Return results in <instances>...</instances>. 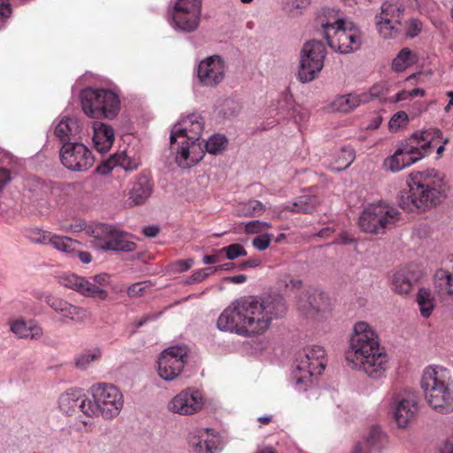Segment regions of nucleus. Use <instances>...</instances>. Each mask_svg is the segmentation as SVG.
Returning <instances> with one entry per match:
<instances>
[{
    "label": "nucleus",
    "instance_id": "14",
    "mask_svg": "<svg viewBox=\"0 0 453 453\" xmlns=\"http://www.w3.org/2000/svg\"><path fill=\"white\" fill-rule=\"evenodd\" d=\"M188 349L183 345L172 346L165 349L157 359V372L161 379L172 381L178 378L187 363Z\"/></svg>",
    "mask_w": 453,
    "mask_h": 453
},
{
    "label": "nucleus",
    "instance_id": "26",
    "mask_svg": "<svg viewBox=\"0 0 453 453\" xmlns=\"http://www.w3.org/2000/svg\"><path fill=\"white\" fill-rule=\"evenodd\" d=\"M104 89L85 88L81 95V107L84 113L89 118L101 117V101L103 100Z\"/></svg>",
    "mask_w": 453,
    "mask_h": 453
},
{
    "label": "nucleus",
    "instance_id": "36",
    "mask_svg": "<svg viewBox=\"0 0 453 453\" xmlns=\"http://www.w3.org/2000/svg\"><path fill=\"white\" fill-rule=\"evenodd\" d=\"M49 245H51L55 250L73 257L76 248L81 245V242L70 237L52 233Z\"/></svg>",
    "mask_w": 453,
    "mask_h": 453
},
{
    "label": "nucleus",
    "instance_id": "51",
    "mask_svg": "<svg viewBox=\"0 0 453 453\" xmlns=\"http://www.w3.org/2000/svg\"><path fill=\"white\" fill-rule=\"evenodd\" d=\"M272 236L270 234L258 235L253 239L252 244L259 251L265 250L270 246Z\"/></svg>",
    "mask_w": 453,
    "mask_h": 453
},
{
    "label": "nucleus",
    "instance_id": "21",
    "mask_svg": "<svg viewBox=\"0 0 453 453\" xmlns=\"http://www.w3.org/2000/svg\"><path fill=\"white\" fill-rule=\"evenodd\" d=\"M203 126L204 124L200 115L191 114L173 127L170 140L184 136L189 140L200 141Z\"/></svg>",
    "mask_w": 453,
    "mask_h": 453
},
{
    "label": "nucleus",
    "instance_id": "28",
    "mask_svg": "<svg viewBox=\"0 0 453 453\" xmlns=\"http://www.w3.org/2000/svg\"><path fill=\"white\" fill-rule=\"evenodd\" d=\"M93 130V142L96 150L100 153L109 151L115 139L111 127L104 123L96 122Z\"/></svg>",
    "mask_w": 453,
    "mask_h": 453
},
{
    "label": "nucleus",
    "instance_id": "22",
    "mask_svg": "<svg viewBox=\"0 0 453 453\" xmlns=\"http://www.w3.org/2000/svg\"><path fill=\"white\" fill-rule=\"evenodd\" d=\"M387 442V434L379 426H372L357 442L353 453H379Z\"/></svg>",
    "mask_w": 453,
    "mask_h": 453
},
{
    "label": "nucleus",
    "instance_id": "62",
    "mask_svg": "<svg viewBox=\"0 0 453 453\" xmlns=\"http://www.w3.org/2000/svg\"><path fill=\"white\" fill-rule=\"evenodd\" d=\"M225 280L234 284H242L247 280V276L244 274H239L235 276L226 277Z\"/></svg>",
    "mask_w": 453,
    "mask_h": 453
},
{
    "label": "nucleus",
    "instance_id": "1",
    "mask_svg": "<svg viewBox=\"0 0 453 453\" xmlns=\"http://www.w3.org/2000/svg\"><path fill=\"white\" fill-rule=\"evenodd\" d=\"M286 312L287 305L280 296L236 300L219 315L217 326L220 331L244 337L258 336L267 332L273 321L282 318Z\"/></svg>",
    "mask_w": 453,
    "mask_h": 453
},
{
    "label": "nucleus",
    "instance_id": "54",
    "mask_svg": "<svg viewBox=\"0 0 453 453\" xmlns=\"http://www.w3.org/2000/svg\"><path fill=\"white\" fill-rule=\"evenodd\" d=\"M280 282L288 289H299L301 288L303 282L299 279H292L290 276L285 274L280 277Z\"/></svg>",
    "mask_w": 453,
    "mask_h": 453
},
{
    "label": "nucleus",
    "instance_id": "57",
    "mask_svg": "<svg viewBox=\"0 0 453 453\" xmlns=\"http://www.w3.org/2000/svg\"><path fill=\"white\" fill-rule=\"evenodd\" d=\"M310 4V0H295L289 4V12H294L297 9H304Z\"/></svg>",
    "mask_w": 453,
    "mask_h": 453
},
{
    "label": "nucleus",
    "instance_id": "47",
    "mask_svg": "<svg viewBox=\"0 0 453 453\" xmlns=\"http://www.w3.org/2000/svg\"><path fill=\"white\" fill-rule=\"evenodd\" d=\"M117 163L126 171H134L141 165L139 158L132 157L126 152L117 156Z\"/></svg>",
    "mask_w": 453,
    "mask_h": 453
},
{
    "label": "nucleus",
    "instance_id": "44",
    "mask_svg": "<svg viewBox=\"0 0 453 453\" xmlns=\"http://www.w3.org/2000/svg\"><path fill=\"white\" fill-rule=\"evenodd\" d=\"M410 122L408 114L403 111L395 112L388 121V129L392 133L399 132L405 128Z\"/></svg>",
    "mask_w": 453,
    "mask_h": 453
},
{
    "label": "nucleus",
    "instance_id": "11",
    "mask_svg": "<svg viewBox=\"0 0 453 453\" xmlns=\"http://www.w3.org/2000/svg\"><path fill=\"white\" fill-rule=\"evenodd\" d=\"M388 407L396 426L406 428L418 412V396L410 389L395 391L388 399Z\"/></svg>",
    "mask_w": 453,
    "mask_h": 453
},
{
    "label": "nucleus",
    "instance_id": "19",
    "mask_svg": "<svg viewBox=\"0 0 453 453\" xmlns=\"http://www.w3.org/2000/svg\"><path fill=\"white\" fill-rule=\"evenodd\" d=\"M226 69V63L220 56H210L200 61L197 77L203 86L214 87L224 80Z\"/></svg>",
    "mask_w": 453,
    "mask_h": 453
},
{
    "label": "nucleus",
    "instance_id": "59",
    "mask_svg": "<svg viewBox=\"0 0 453 453\" xmlns=\"http://www.w3.org/2000/svg\"><path fill=\"white\" fill-rule=\"evenodd\" d=\"M354 242V238L349 234L344 232L342 233L336 241L334 242V244H349Z\"/></svg>",
    "mask_w": 453,
    "mask_h": 453
},
{
    "label": "nucleus",
    "instance_id": "46",
    "mask_svg": "<svg viewBox=\"0 0 453 453\" xmlns=\"http://www.w3.org/2000/svg\"><path fill=\"white\" fill-rule=\"evenodd\" d=\"M109 275L106 273H100L95 275L91 280V284L98 288L100 291L104 292V295H95V298H97L99 300H106L108 297V292L105 290V286L108 284Z\"/></svg>",
    "mask_w": 453,
    "mask_h": 453
},
{
    "label": "nucleus",
    "instance_id": "61",
    "mask_svg": "<svg viewBox=\"0 0 453 453\" xmlns=\"http://www.w3.org/2000/svg\"><path fill=\"white\" fill-rule=\"evenodd\" d=\"M219 254L217 252V250L215 251V254L213 255H204L203 257V262L204 265H212V264H216L219 261Z\"/></svg>",
    "mask_w": 453,
    "mask_h": 453
},
{
    "label": "nucleus",
    "instance_id": "39",
    "mask_svg": "<svg viewBox=\"0 0 453 453\" xmlns=\"http://www.w3.org/2000/svg\"><path fill=\"white\" fill-rule=\"evenodd\" d=\"M102 357V349L99 347L87 349L78 354L74 358L77 368L86 370L94 362L98 361Z\"/></svg>",
    "mask_w": 453,
    "mask_h": 453
},
{
    "label": "nucleus",
    "instance_id": "52",
    "mask_svg": "<svg viewBox=\"0 0 453 453\" xmlns=\"http://www.w3.org/2000/svg\"><path fill=\"white\" fill-rule=\"evenodd\" d=\"M148 288L147 282H136L127 288V294L129 297H138L142 296Z\"/></svg>",
    "mask_w": 453,
    "mask_h": 453
},
{
    "label": "nucleus",
    "instance_id": "16",
    "mask_svg": "<svg viewBox=\"0 0 453 453\" xmlns=\"http://www.w3.org/2000/svg\"><path fill=\"white\" fill-rule=\"evenodd\" d=\"M170 143L175 162L181 168H190L198 164L204 157L203 144L200 141L180 136L175 140H170Z\"/></svg>",
    "mask_w": 453,
    "mask_h": 453
},
{
    "label": "nucleus",
    "instance_id": "53",
    "mask_svg": "<svg viewBox=\"0 0 453 453\" xmlns=\"http://www.w3.org/2000/svg\"><path fill=\"white\" fill-rule=\"evenodd\" d=\"M219 270V267H209L199 269L193 273L191 279L193 281H202L210 275L215 273Z\"/></svg>",
    "mask_w": 453,
    "mask_h": 453
},
{
    "label": "nucleus",
    "instance_id": "13",
    "mask_svg": "<svg viewBox=\"0 0 453 453\" xmlns=\"http://www.w3.org/2000/svg\"><path fill=\"white\" fill-rule=\"evenodd\" d=\"M206 404L203 393L196 388H187L173 395L167 403L169 412L180 416H192L201 412Z\"/></svg>",
    "mask_w": 453,
    "mask_h": 453
},
{
    "label": "nucleus",
    "instance_id": "5",
    "mask_svg": "<svg viewBox=\"0 0 453 453\" xmlns=\"http://www.w3.org/2000/svg\"><path fill=\"white\" fill-rule=\"evenodd\" d=\"M319 22L322 34L333 50L348 54L361 48L363 43L361 30L354 23L346 20L338 10L324 11Z\"/></svg>",
    "mask_w": 453,
    "mask_h": 453
},
{
    "label": "nucleus",
    "instance_id": "8",
    "mask_svg": "<svg viewBox=\"0 0 453 453\" xmlns=\"http://www.w3.org/2000/svg\"><path fill=\"white\" fill-rule=\"evenodd\" d=\"M401 219L395 207L385 203L369 204L359 216V227L369 234H380L392 228Z\"/></svg>",
    "mask_w": 453,
    "mask_h": 453
},
{
    "label": "nucleus",
    "instance_id": "2",
    "mask_svg": "<svg viewBox=\"0 0 453 453\" xmlns=\"http://www.w3.org/2000/svg\"><path fill=\"white\" fill-rule=\"evenodd\" d=\"M345 361L349 368L372 380L384 378L390 366L389 356L380 346L379 334L365 321H357L353 325Z\"/></svg>",
    "mask_w": 453,
    "mask_h": 453
},
{
    "label": "nucleus",
    "instance_id": "10",
    "mask_svg": "<svg viewBox=\"0 0 453 453\" xmlns=\"http://www.w3.org/2000/svg\"><path fill=\"white\" fill-rule=\"evenodd\" d=\"M92 245L102 250L132 252L136 250V244L130 236L112 226L99 225L93 230Z\"/></svg>",
    "mask_w": 453,
    "mask_h": 453
},
{
    "label": "nucleus",
    "instance_id": "38",
    "mask_svg": "<svg viewBox=\"0 0 453 453\" xmlns=\"http://www.w3.org/2000/svg\"><path fill=\"white\" fill-rule=\"evenodd\" d=\"M434 280L439 295L453 297V274L451 272L440 269L436 272Z\"/></svg>",
    "mask_w": 453,
    "mask_h": 453
},
{
    "label": "nucleus",
    "instance_id": "29",
    "mask_svg": "<svg viewBox=\"0 0 453 453\" xmlns=\"http://www.w3.org/2000/svg\"><path fill=\"white\" fill-rule=\"evenodd\" d=\"M369 101V95L362 94H347L337 96L331 104L332 110L335 111L349 112L355 110L362 104Z\"/></svg>",
    "mask_w": 453,
    "mask_h": 453
},
{
    "label": "nucleus",
    "instance_id": "50",
    "mask_svg": "<svg viewBox=\"0 0 453 453\" xmlns=\"http://www.w3.org/2000/svg\"><path fill=\"white\" fill-rule=\"evenodd\" d=\"M271 225L268 222L261 220H251L245 225V231L248 234H258L263 228H269Z\"/></svg>",
    "mask_w": 453,
    "mask_h": 453
},
{
    "label": "nucleus",
    "instance_id": "27",
    "mask_svg": "<svg viewBox=\"0 0 453 453\" xmlns=\"http://www.w3.org/2000/svg\"><path fill=\"white\" fill-rule=\"evenodd\" d=\"M81 131L76 119L68 116L58 117L54 123V134L62 142H69Z\"/></svg>",
    "mask_w": 453,
    "mask_h": 453
},
{
    "label": "nucleus",
    "instance_id": "30",
    "mask_svg": "<svg viewBox=\"0 0 453 453\" xmlns=\"http://www.w3.org/2000/svg\"><path fill=\"white\" fill-rule=\"evenodd\" d=\"M10 330L19 338L38 339L42 335V327L32 320H12L10 322Z\"/></svg>",
    "mask_w": 453,
    "mask_h": 453
},
{
    "label": "nucleus",
    "instance_id": "45",
    "mask_svg": "<svg viewBox=\"0 0 453 453\" xmlns=\"http://www.w3.org/2000/svg\"><path fill=\"white\" fill-rule=\"evenodd\" d=\"M203 435L194 436L190 440V445L196 453H213V444L207 439H203Z\"/></svg>",
    "mask_w": 453,
    "mask_h": 453
},
{
    "label": "nucleus",
    "instance_id": "18",
    "mask_svg": "<svg viewBox=\"0 0 453 453\" xmlns=\"http://www.w3.org/2000/svg\"><path fill=\"white\" fill-rule=\"evenodd\" d=\"M45 302L59 315L60 320L65 325L81 324L89 317L87 309L74 305L65 299L49 295L46 296Z\"/></svg>",
    "mask_w": 453,
    "mask_h": 453
},
{
    "label": "nucleus",
    "instance_id": "34",
    "mask_svg": "<svg viewBox=\"0 0 453 453\" xmlns=\"http://www.w3.org/2000/svg\"><path fill=\"white\" fill-rule=\"evenodd\" d=\"M319 203V200L317 196L305 195L297 197L296 201L292 203V206L284 205L280 211H290L296 213H310L317 208Z\"/></svg>",
    "mask_w": 453,
    "mask_h": 453
},
{
    "label": "nucleus",
    "instance_id": "3",
    "mask_svg": "<svg viewBox=\"0 0 453 453\" xmlns=\"http://www.w3.org/2000/svg\"><path fill=\"white\" fill-rule=\"evenodd\" d=\"M450 188L446 175L430 167L409 174L408 190L401 192L400 206L411 212H426L441 205Z\"/></svg>",
    "mask_w": 453,
    "mask_h": 453
},
{
    "label": "nucleus",
    "instance_id": "63",
    "mask_svg": "<svg viewBox=\"0 0 453 453\" xmlns=\"http://www.w3.org/2000/svg\"><path fill=\"white\" fill-rule=\"evenodd\" d=\"M409 93H410L409 90H406V89L401 90L400 92L395 94V102H401V101H404V100L411 98Z\"/></svg>",
    "mask_w": 453,
    "mask_h": 453
},
{
    "label": "nucleus",
    "instance_id": "49",
    "mask_svg": "<svg viewBox=\"0 0 453 453\" xmlns=\"http://www.w3.org/2000/svg\"><path fill=\"white\" fill-rule=\"evenodd\" d=\"M58 440L60 445H62L64 448L69 449L73 447L75 442V435L73 434L72 429L64 428L60 430Z\"/></svg>",
    "mask_w": 453,
    "mask_h": 453
},
{
    "label": "nucleus",
    "instance_id": "35",
    "mask_svg": "<svg viewBox=\"0 0 453 453\" xmlns=\"http://www.w3.org/2000/svg\"><path fill=\"white\" fill-rule=\"evenodd\" d=\"M416 302L421 317L429 318L435 308V298L432 291L426 288H419L416 295Z\"/></svg>",
    "mask_w": 453,
    "mask_h": 453
},
{
    "label": "nucleus",
    "instance_id": "15",
    "mask_svg": "<svg viewBox=\"0 0 453 453\" xmlns=\"http://www.w3.org/2000/svg\"><path fill=\"white\" fill-rule=\"evenodd\" d=\"M60 159L63 165L73 172H86L95 163L91 150L81 142H66L61 148Z\"/></svg>",
    "mask_w": 453,
    "mask_h": 453
},
{
    "label": "nucleus",
    "instance_id": "4",
    "mask_svg": "<svg viewBox=\"0 0 453 453\" xmlns=\"http://www.w3.org/2000/svg\"><path fill=\"white\" fill-rule=\"evenodd\" d=\"M441 136L437 127L417 130L399 142L393 155L384 160V167L391 173H398L425 158L430 152L436 137Z\"/></svg>",
    "mask_w": 453,
    "mask_h": 453
},
{
    "label": "nucleus",
    "instance_id": "42",
    "mask_svg": "<svg viewBox=\"0 0 453 453\" xmlns=\"http://www.w3.org/2000/svg\"><path fill=\"white\" fill-rule=\"evenodd\" d=\"M227 140L225 136L220 134L211 135L203 145L205 150L210 154H218L226 150Z\"/></svg>",
    "mask_w": 453,
    "mask_h": 453
},
{
    "label": "nucleus",
    "instance_id": "31",
    "mask_svg": "<svg viewBox=\"0 0 453 453\" xmlns=\"http://www.w3.org/2000/svg\"><path fill=\"white\" fill-rule=\"evenodd\" d=\"M82 391L79 388H72L63 393L58 398V407L63 413L73 414L83 400Z\"/></svg>",
    "mask_w": 453,
    "mask_h": 453
},
{
    "label": "nucleus",
    "instance_id": "32",
    "mask_svg": "<svg viewBox=\"0 0 453 453\" xmlns=\"http://www.w3.org/2000/svg\"><path fill=\"white\" fill-rule=\"evenodd\" d=\"M415 280L414 274L410 271L405 269L400 270L393 275V289L399 295H408L412 290Z\"/></svg>",
    "mask_w": 453,
    "mask_h": 453
},
{
    "label": "nucleus",
    "instance_id": "64",
    "mask_svg": "<svg viewBox=\"0 0 453 453\" xmlns=\"http://www.w3.org/2000/svg\"><path fill=\"white\" fill-rule=\"evenodd\" d=\"M441 453H453V440L447 441L440 449Z\"/></svg>",
    "mask_w": 453,
    "mask_h": 453
},
{
    "label": "nucleus",
    "instance_id": "60",
    "mask_svg": "<svg viewBox=\"0 0 453 453\" xmlns=\"http://www.w3.org/2000/svg\"><path fill=\"white\" fill-rule=\"evenodd\" d=\"M159 232L157 226H148L142 229V234L147 237H155Z\"/></svg>",
    "mask_w": 453,
    "mask_h": 453
},
{
    "label": "nucleus",
    "instance_id": "23",
    "mask_svg": "<svg viewBox=\"0 0 453 453\" xmlns=\"http://www.w3.org/2000/svg\"><path fill=\"white\" fill-rule=\"evenodd\" d=\"M58 282L65 288H70L86 297L95 298V295H104V292L91 284L90 280L73 273H64L60 275Z\"/></svg>",
    "mask_w": 453,
    "mask_h": 453
},
{
    "label": "nucleus",
    "instance_id": "12",
    "mask_svg": "<svg viewBox=\"0 0 453 453\" xmlns=\"http://www.w3.org/2000/svg\"><path fill=\"white\" fill-rule=\"evenodd\" d=\"M201 0H176L168 19L175 29L191 32L199 24Z\"/></svg>",
    "mask_w": 453,
    "mask_h": 453
},
{
    "label": "nucleus",
    "instance_id": "55",
    "mask_svg": "<svg viewBox=\"0 0 453 453\" xmlns=\"http://www.w3.org/2000/svg\"><path fill=\"white\" fill-rule=\"evenodd\" d=\"M421 28L422 25L418 19H411L408 22V28L406 34L409 37L413 38L420 33Z\"/></svg>",
    "mask_w": 453,
    "mask_h": 453
},
{
    "label": "nucleus",
    "instance_id": "20",
    "mask_svg": "<svg viewBox=\"0 0 453 453\" xmlns=\"http://www.w3.org/2000/svg\"><path fill=\"white\" fill-rule=\"evenodd\" d=\"M453 384L450 371L441 365H429L422 372L420 385L424 394Z\"/></svg>",
    "mask_w": 453,
    "mask_h": 453
},
{
    "label": "nucleus",
    "instance_id": "9",
    "mask_svg": "<svg viewBox=\"0 0 453 453\" xmlns=\"http://www.w3.org/2000/svg\"><path fill=\"white\" fill-rule=\"evenodd\" d=\"M326 55L325 45L311 40L303 44L300 55L298 78L303 83L313 81L321 72Z\"/></svg>",
    "mask_w": 453,
    "mask_h": 453
},
{
    "label": "nucleus",
    "instance_id": "56",
    "mask_svg": "<svg viewBox=\"0 0 453 453\" xmlns=\"http://www.w3.org/2000/svg\"><path fill=\"white\" fill-rule=\"evenodd\" d=\"M13 0H0V19H7L12 13V2Z\"/></svg>",
    "mask_w": 453,
    "mask_h": 453
},
{
    "label": "nucleus",
    "instance_id": "7",
    "mask_svg": "<svg viewBox=\"0 0 453 453\" xmlns=\"http://www.w3.org/2000/svg\"><path fill=\"white\" fill-rule=\"evenodd\" d=\"M326 354L323 347L311 345L299 352L295 361V377L296 387L301 390V385L309 388L310 395L317 396L319 388L311 386V377L320 375L326 365Z\"/></svg>",
    "mask_w": 453,
    "mask_h": 453
},
{
    "label": "nucleus",
    "instance_id": "6",
    "mask_svg": "<svg viewBox=\"0 0 453 453\" xmlns=\"http://www.w3.org/2000/svg\"><path fill=\"white\" fill-rule=\"evenodd\" d=\"M90 399H83L80 403V410L88 417L101 416L111 419L117 417L124 406V395L116 386L98 382L89 389Z\"/></svg>",
    "mask_w": 453,
    "mask_h": 453
},
{
    "label": "nucleus",
    "instance_id": "41",
    "mask_svg": "<svg viewBox=\"0 0 453 453\" xmlns=\"http://www.w3.org/2000/svg\"><path fill=\"white\" fill-rule=\"evenodd\" d=\"M265 205L258 200H250L239 206V214L244 217H259L265 211Z\"/></svg>",
    "mask_w": 453,
    "mask_h": 453
},
{
    "label": "nucleus",
    "instance_id": "58",
    "mask_svg": "<svg viewBox=\"0 0 453 453\" xmlns=\"http://www.w3.org/2000/svg\"><path fill=\"white\" fill-rule=\"evenodd\" d=\"M74 257H78L83 264H89L92 261V256L89 252L81 251L78 248H76Z\"/></svg>",
    "mask_w": 453,
    "mask_h": 453
},
{
    "label": "nucleus",
    "instance_id": "25",
    "mask_svg": "<svg viewBox=\"0 0 453 453\" xmlns=\"http://www.w3.org/2000/svg\"><path fill=\"white\" fill-rule=\"evenodd\" d=\"M152 192L153 182L151 179L145 174L140 175L130 184L127 194L129 205L144 204L152 195Z\"/></svg>",
    "mask_w": 453,
    "mask_h": 453
},
{
    "label": "nucleus",
    "instance_id": "43",
    "mask_svg": "<svg viewBox=\"0 0 453 453\" xmlns=\"http://www.w3.org/2000/svg\"><path fill=\"white\" fill-rule=\"evenodd\" d=\"M51 235V232H48L36 227L28 228L26 231V237L35 244L49 245Z\"/></svg>",
    "mask_w": 453,
    "mask_h": 453
},
{
    "label": "nucleus",
    "instance_id": "33",
    "mask_svg": "<svg viewBox=\"0 0 453 453\" xmlns=\"http://www.w3.org/2000/svg\"><path fill=\"white\" fill-rule=\"evenodd\" d=\"M102 99L101 117L112 119L118 115L120 110L119 96L111 90L104 89Z\"/></svg>",
    "mask_w": 453,
    "mask_h": 453
},
{
    "label": "nucleus",
    "instance_id": "40",
    "mask_svg": "<svg viewBox=\"0 0 453 453\" xmlns=\"http://www.w3.org/2000/svg\"><path fill=\"white\" fill-rule=\"evenodd\" d=\"M355 152L350 148H343L335 156L331 165L332 171L342 172L346 170L354 161Z\"/></svg>",
    "mask_w": 453,
    "mask_h": 453
},
{
    "label": "nucleus",
    "instance_id": "48",
    "mask_svg": "<svg viewBox=\"0 0 453 453\" xmlns=\"http://www.w3.org/2000/svg\"><path fill=\"white\" fill-rule=\"evenodd\" d=\"M218 253H226V256L227 259L234 260L240 257H245L247 255V252L243 246L238 243L231 244L229 246L224 247L219 250H217Z\"/></svg>",
    "mask_w": 453,
    "mask_h": 453
},
{
    "label": "nucleus",
    "instance_id": "24",
    "mask_svg": "<svg viewBox=\"0 0 453 453\" xmlns=\"http://www.w3.org/2000/svg\"><path fill=\"white\" fill-rule=\"evenodd\" d=\"M429 406L438 413L446 414L453 411V383L441 389L424 394Z\"/></svg>",
    "mask_w": 453,
    "mask_h": 453
},
{
    "label": "nucleus",
    "instance_id": "37",
    "mask_svg": "<svg viewBox=\"0 0 453 453\" xmlns=\"http://www.w3.org/2000/svg\"><path fill=\"white\" fill-rule=\"evenodd\" d=\"M415 53L409 48L402 49L392 60L391 68L395 73H403L415 64Z\"/></svg>",
    "mask_w": 453,
    "mask_h": 453
},
{
    "label": "nucleus",
    "instance_id": "17",
    "mask_svg": "<svg viewBox=\"0 0 453 453\" xmlns=\"http://www.w3.org/2000/svg\"><path fill=\"white\" fill-rule=\"evenodd\" d=\"M403 11L399 0H388L381 4L380 12L376 14L375 19L378 32L382 37L391 38L399 32Z\"/></svg>",
    "mask_w": 453,
    "mask_h": 453
}]
</instances>
